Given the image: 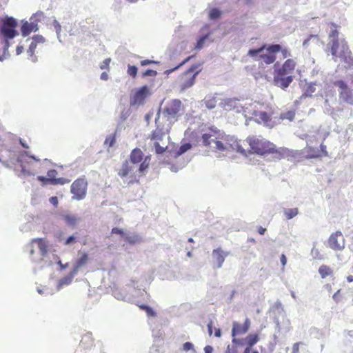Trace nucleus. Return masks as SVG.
I'll list each match as a JSON object with an SVG mask.
<instances>
[{"mask_svg":"<svg viewBox=\"0 0 353 353\" xmlns=\"http://www.w3.org/2000/svg\"><path fill=\"white\" fill-rule=\"evenodd\" d=\"M182 114V104L178 99L169 101L159 110L155 118L157 128L151 136L157 154H161L168 149L170 130Z\"/></svg>","mask_w":353,"mask_h":353,"instance_id":"f257e3e1","label":"nucleus"},{"mask_svg":"<svg viewBox=\"0 0 353 353\" xmlns=\"http://www.w3.org/2000/svg\"><path fill=\"white\" fill-rule=\"evenodd\" d=\"M248 142L250 148V150L248 152L243 148V144L245 145V141H235L233 143L230 144V147L232 150L237 151L245 157L248 156V153L251 152L259 155L276 152L275 145L265 139L252 137L248 139Z\"/></svg>","mask_w":353,"mask_h":353,"instance_id":"f03ea898","label":"nucleus"},{"mask_svg":"<svg viewBox=\"0 0 353 353\" xmlns=\"http://www.w3.org/2000/svg\"><path fill=\"white\" fill-rule=\"evenodd\" d=\"M139 283L135 280H131L125 287L114 289L112 294L118 300L132 303L145 292V284L142 281L140 284Z\"/></svg>","mask_w":353,"mask_h":353,"instance_id":"7ed1b4c3","label":"nucleus"},{"mask_svg":"<svg viewBox=\"0 0 353 353\" xmlns=\"http://www.w3.org/2000/svg\"><path fill=\"white\" fill-rule=\"evenodd\" d=\"M150 157H146L139 165H136L128 161L123 163L118 174L123 179L127 178V183H132L137 181V176H141L149 166Z\"/></svg>","mask_w":353,"mask_h":353,"instance_id":"20e7f679","label":"nucleus"},{"mask_svg":"<svg viewBox=\"0 0 353 353\" xmlns=\"http://www.w3.org/2000/svg\"><path fill=\"white\" fill-rule=\"evenodd\" d=\"M328 45L330 46L331 54L334 61H336V59L339 58L345 63V67H352L353 57L347 42L343 39H334L330 41Z\"/></svg>","mask_w":353,"mask_h":353,"instance_id":"39448f33","label":"nucleus"},{"mask_svg":"<svg viewBox=\"0 0 353 353\" xmlns=\"http://www.w3.org/2000/svg\"><path fill=\"white\" fill-rule=\"evenodd\" d=\"M48 245L43 239H35L32 241L26 249L34 262H39L45 260L48 254Z\"/></svg>","mask_w":353,"mask_h":353,"instance_id":"423d86ee","label":"nucleus"},{"mask_svg":"<svg viewBox=\"0 0 353 353\" xmlns=\"http://www.w3.org/2000/svg\"><path fill=\"white\" fill-rule=\"evenodd\" d=\"M201 141L204 146H210L212 143H215L218 139H221L223 137V132L217 129L216 127L205 125L201 130Z\"/></svg>","mask_w":353,"mask_h":353,"instance_id":"0eeeda50","label":"nucleus"},{"mask_svg":"<svg viewBox=\"0 0 353 353\" xmlns=\"http://www.w3.org/2000/svg\"><path fill=\"white\" fill-rule=\"evenodd\" d=\"M200 70L199 66L194 65L179 77V81L181 90H185L194 85L196 77Z\"/></svg>","mask_w":353,"mask_h":353,"instance_id":"6e6552de","label":"nucleus"},{"mask_svg":"<svg viewBox=\"0 0 353 353\" xmlns=\"http://www.w3.org/2000/svg\"><path fill=\"white\" fill-rule=\"evenodd\" d=\"M334 85L339 88V99L344 102L353 105V89L349 88L343 80L334 81Z\"/></svg>","mask_w":353,"mask_h":353,"instance_id":"1a4fd4ad","label":"nucleus"},{"mask_svg":"<svg viewBox=\"0 0 353 353\" xmlns=\"http://www.w3.org/2000/svg\"><path fill=\"white\" fill-rule=\"evenodd\" d=\"M219 105L226 111L236 110V112H243L245 117H248V107L244 108L239 105V100L237 99H221Z\"/></svg>","mask_w":353,"mask_h":353,"instance_id":"9d476101","label":"nucleus"},{"mask_svg":"<svg viewBox=\"0 0 353 353\" xmlns=\"http://www.w3.org/2000/svg\"><path fill=\"white\" fill-rule=\"evenodd\" d=\"M248 54L256 60H261L266 64H271L274 62L276 56L274 54L269 53L265 50V46H262L258 49H250Z\"/></svg>","mask_w":353,"mask_h":353,"instance_id":"9b49d317","label":"nucleus"},{"mask_svg":"<svg viewBox=\"0 0 353 353\" xmlns=\"http://www.w3.org/2000/svg\"><path fill=\"white\" fill-rule=\"evenodd\" d=\"M87 181L84 179H78L71 185V193L73 194L72 199L81 200L85 197L87 192Z\"/></svg>","mask_w":353,"mask_h":353,"instance_id":"f8f14e48","label":"nucleus"},{"mask_svg":"<svg viewBox=\"0 0 353 353\" xmlns=\"http://www.w3.org/2000/svg\"><path fill=\"white\" fill-rule=\"evenodd\" d=\"M17 26V21L12 17H8L3 21L1 33L3 37L7 39H13L17 34V30L15 28Z\"/></svg>","mask_w":353,"mask_h":353,"instance_id":"ddd939ff","label":"nucleus"},{"mask_svg":"<svg viewBox=\"0 0 353 353\" xmlns=\"http://www.w3.org/2000/svg\"><path fill=\"white\" fill-rule=\"evenodd\" d=\"M328 247L335 251H340L345 248V238L341 232L337 231L330 235L328 239Z\"/></svg>","mask_w":353,"mask_h":353,"instance_id":"4468645a","label":"nucleus"},{"mask_svg":"<svg viewBox=\"0 0 353 353\" xmlns=\"http://www.w3.org/2000/svg\"><path fill=\"white\" fill-rule=\"evenodd\" d=\"M148 94V88L144 85L136 90L130 98V105H140L144 103V101Z\"/></svg>","mask_w":353,"mask_h":353,"instance_id":"2eb2a0df","label":"nucleus"},{"mask_svg":"<svg viewBox=\"0 0 353 353\" xmlns=\"http://www.w3.org/2000/svg\"><path fill=\"white\" fill-rule=\"evenodd\" d=\"M293 80L294 76H287L281 73L274 72V84L283 90L288 88Z\"/></svg>","mask_w":353,"mask_h":353,"instance_id":"dca6fc26","label":"nucleus"},{"mask_svg":"<svg viewBox=\"0 0 353 353\" xmlns=\"http://www.w3.org/2000/svg\"><path fill=\"white\" fill-rule=\"evenodd\" d=\"M229 255L228 252L223 250L221 248L214 249L212 251V264L214 268L219 269L222 267L225 257Z\"/></svg>","mask_w":353,"mask_h":353,"instance_id":"f3484780","label":"nucleus"},{"mask_svg":"<svg viewBox=\"0 0 353 353\" xmlns=\"http://www.w3.org/2000/svg\"><path fill=\"white\" fill-rule=\"evenodd\" d=\"M296 66V62L293 59L286 60L280 68H275L274 72L281 73L287 76H293V72Z\"/></svg>","mask_w":353,"mask_h":353,"instance_id":"a211bd4d","label":"nucleus"},{"mask_svg":"<svg viewBox=\"0 0 353 353\" xmlns=\"http://www.w3.org/2000/svg\"><path fill=\"white\" fill-rule=\"evenodd\" d=\"M252 110L248 108V117L246 118H249L250 119H254L258 123H263L265 125H268V122L270 121V115L265 112H258L255 110H253L252 113L250 112Z\"/></svg>","mask_w":353,"mask_h":353,"instance_id":"6ab92c4d","label":"nucleus"},{"mask_svg":"<svg viewBox=\"0 0 353 353\" xmlns=\"http://www.w3.org/2000/svg\"><path fill=\"white\" fill-rule=\"evenodd\" d=\"M250 326V321L249 319H246L243 325H241L237 322H233L232 336H235L236 335L243 334L246 333Z\"/></svg>","mask_w":353,"mask_h":353,"instance_id":"aec40b11","label":"nucleus"},{"mask_svg":"<svg viewBox=\"0 0 353 353\" xmlns=\"http://www.w3.org/2000/svg\"><path fill=\"white\" fill-rule=\"evenodd\" d=\"M39 30L38 24L32 20L30 22L24 21L21 26V34L23 37L28 36L32 32H36Z\"/></svg>","mask_w":353,"mask_h":353,"instance_id":"412c9836","label":"nucleus"},{"mask_svg":"<svg viewBox=\"0 0 353 353\" xmlns=\"http://www.w3.org/2000/svg\"><path fill=\"white\" fill-rule=\"evenodd\" d=\"M88 261V255L86 253H83L81 256L76 261L74 268L72 269L73 273L78 274L79 271L85 266Z\"/></svg>","mask_w":353,"mask_h":353,"instance_id":"4be33fe9","label":"nucleus"},{"mask_svg":"<svg viewBox=\"0 0 353 353\" xmlns=\"http://www.w3.org/2000/svg\"><path fill=\"white\" fill-rule=\"evenodd\" d=\"M76 275H77V274L73 273V271L72 270L70 272L69 274H68L67 276H65L63 277L62 279H61L59 281L58 284L57 285V290L59 291L60 290H61L65 286L69 285L72 283V281L73 278Z\"/></svg>","mask_w":353,"mask_h":353,"instance_id":"5701e85b","label":"nucleus"},{"mask_svg":"<svg viewBox=\"0 0 353 353\" xmlns=\"http://www.w3.org/2000/svg\"><path fill=\"white\" fill-rule=\"evenodd\" d=\"M143 152L140 149H134L130 154L129 162L136 165H139L143 160Z\"/></svg>","mask_w":353,"mask_h":353,"instance_id":"b1692460","label":"nucleus"},{"mask_svg":"<svg viewBox=\"0 0 353 353\" xmlns=\"http://www.w3.org/2000/svg\"><path fill=\"white\" fill-rule=\"evenodd\" d=\"M192 148V145L189 143H186L181 145L178 149L174 150H170V154L172 157L177 158L186 152L188 150Z\"/></svg>","mask_w":353,"mask_h":353,"instance_id":"393cba45","label":"nucleus"},{"mask_svg":"<svg viewBox=\"0 0 353 353\" xmlns=\"http://www.w3.org/2000/svg\"><path fill=\"white\" fill-rule=\"evenodd\" d=\"M62 217L66 224L69 226L76 225L80 221V218L72 214H63Z\"/></svg>","mask_w":353,"mask_h":353,"instance_id":"a878e982","label":"nucleus"},{"mask_svg":"<svg viewBox=\"0 0 353 353\" xmlns=\"http://www.w3.org/2000/svg\"><path fill=\"white\" fill-rule=\"evenodd\" d=\"M80 344L85 348H89L93 345V339L91 333H87L83 336Z\"/></svg>","mask_w":353,"mask_h":353,"instance_id":"bb28decb","label":"nucleus"},{"mask_svg":"<svg viewBox=\"0 0 353 353\" xmlns=\"http://www.w3.org/2000/svg\"><path fill=\"white\" fill-rule=\"evenodd\" d=\"M221 99L216 97H213L212 98L207 99L205 101V107L209 110H212L214 108L216 105H219V102L221 101Z\"/></svg>","mask_w":353,"mask_h":353,"instance_id":"cd10ccee","label":"nucleus"},{"mask_svg":"<svg viewBox=\"0 0 353 353\" xmlns=\"http://www.w3.org/2000/svg\"><path fill=\"white\" fill-rule=\"evenodd\" d=\"M319 273L321 278L324 279L326 276L331 275L332 274V270L329 266L322 265L319 268Z\"/></svg>","mask_w":353,"mask_h":353,"instance_id":"c85d7f7f","label":"nucleus"},{"mask_svg":"<svg viewBox=\"0 0 353 353\" xmlns=\"http://www.w3.org/2000/svg\"><path fill=\"white\" fill-rule=\"evenodd\" d=\"M259 341V336L256 334H249L245 338V342L250 347H252L254 345H255Z\"/></svg>","mask_w":353,"mask_h":353,"instance_id":"c756f323","label":"nucleus"},{"mask_svg":"<svg viewBox=\"0 0 353 353\" xmlns=\"http://www.w3.org/2000/svg\"><path fill=\"white\" fill-rule=\"evenodd\" d=\"M209 37V34H205L200 37L199 39L197 40L194 49L196 50H201L203 48L205 43L208 39Z\"/></svg>","mask_w":353,"mask_h":353,"instance_id":"7c9ffc66","label":"nucleus"},{"mask_svg":"<svg viewBox=\"0 0 353 353\" xmlns=\"http://www.w3.org/2000/svg\"><path fill=\"white\" fill-rule=\"evenodd\" d=\"M299 213L298 208H288L285 209L284 214L287 217L288 219H291L295 217Z\"/></svg>","mask_w":353,"mask_h":353,"instance_id":"2f4dec72","label":"nucleus"},{"mask_svg":"<svg viewBox=\"0 0 353 353\" xmlns=\"http://www.w3.org/2000/svg\"><path fill=\"white\" fill-rule=\"evenodd\" d=\"M211 148L214 150L215 151H225L228 150L227 145H225L223 143H222L219 139L216 140L215 141L214 145L211 146Z\"/></svg>","mask_w":353,"mask_h":353,"instance_id":"473e14b6","label":"nucleus"},{"mask_svg":"<svg viewBox=\"0 0 353 353\" xmlns=\"http://www.w3.org/2000/svg\"><path fill=\"white\" fill-rule=\"evenodd\" d=\"M44 18V13L41 11H38L30 17V20L34 21L37 24L38 22L41 21Z\"/></svg>","mask_w":353,"mask_h":353,"instance_id":"72a5a7b5","label":"nucleus"},{"mask_svg":"<svg viewBox=\"0 0 353 353\" xmlns=\"http://www.w3.org/2000/svg\"><path fill=\"white\" fill-rule=\"evenodd\" d=\"M281 49V47L279 44H273L269 46L267 48H265V50L269 53L274 54L275 52H279Z\"/></svg>","mask_w":353,"mask_h":353,"instance_id":"f704fd0d","label":"nucleus"},{"mask_svg":"<svg viewBox=\"0 0 353 353\" xmlns=\"http://www.w3.org/2000/svg\"><path fill=\"white\" fill-rule=\"evenodd\" d=\"M311 256L314 259L322 260L323 256L320 253L318 249H316L314 247L311 250Z\"/></svg>","mask_w":353,"mask_h":353,"instance_id":"c9c22d12","label":"nucleus"},{"mask_svg":"<svg viewBox=\"0 0 353 353\" xmlns=\"http://www.w3.org/2000/svg\"><path fill=\"white\" fill-rule=\"evenodd\" d=\"M295 113L293 111H288L287 112L283 113L281 116L282 119H288L289 121H292L294 119Z\"/></svg>","mask_w":353,"mask_h":353,"instance_id":"e433bc0d","label":"nucleus"},{"mask_svg":"<svg viewBox=\"0 0 353 353\" xmlns=\"http://www.w3.org/2000/svg\"><path fill=\"white\" fill-rule=\"evenodd\" d=\"M57 174V172L55 170H50L47 172V176L50 181L51 184L53 183L54 180L57 179L56 175Z\"/></svg>","mask_w":353,"mask_h":353,"instance_id":"4c0bfd02","label":"nucleus"},{"mask_svg":"<svg viewBox=\"0 0 353 353\" xmlns=\"http://www.w3.org/2000/svg\"><path fill=\"white\" fill-rule=\"evenodd\" d=\"M53 26H54V28L55 29L57 38H58L59 41L60 42H61V40L60 39V32L61 31V25H60V23L57 20H54Z\"/></svg>","mask_w":353,"mask_h":353,"instance_id":"58836bf2","label":"nucleus"},{"mask_svg":"<svg viewBox=\"0 0 353 353\" xmlns=\"http://www.w3.org/2000/svg\"><path fill=\"white\" fill-rule=\"evenodd\" d=\"M140 307L141 309L144 310L145 311V312L147 313L148 316H154L156 315V313L152 310V308L148 305H142L140 306Z\"/></svg>","mask_w":353,"mask_h":353,"instance_id":"ea45409f","label":"nucleus"},{"mask_svg":"<svg viewBox=\"0 0 353 353\" xmlns=\"http://www.w3.org/2000/svg\"><path fill=\"white\" fill-rule=\"evenodd\" d=\"M191 57H189L188 58H186L185 59H184L181 63H180L177 66H176L175 68H172V69H170V70H167L165 73L166 74H170V73H172V72L175 71L176 70H177L179 68H180L181 66H182L183 65H184L186 62H188L190 59Z\"/></svg>","mask_w":353,"mask_h":353,"instance_id":"a19ab883","label":"nucleus"},{"mask_svg":"<svg viewBox=\"0 0 353 353\" xmlns=\"http://www.w3.org/2000/svg\"><path fill=\"white\" fill-rule=\"evenodd\" d=\"M221 15V12L216 8H213L210 10L209 17L210 19H216Z\"/></svg>","mask_w":353,"mask_h":353,"instance_id":"79ce46f5","label":"nucleus"},{"mask_svg":"<svg viewBox=\"0 0 353 353\" xmlns=\"http://www.w3.org/2000/svg\"><path fill=\"white\" fill-rule=\"evenodd\" d=\"M128 74L132 77H135L137 74V68L134 65H129L128 68Z\"/></svg>","mask_w":353,"mask_h":353,"instance_id":"37998d69","label":"nucleus"},{"mask_svg":"<svg viewBox=\"0 0 353 353\" xmlns=\"http://www.w3.org/2000/svg\"><path fill=\"white\" fill-rule=\"evenodd\" d=\"M183 350L185 352L192 351L193 353H195L194 345L190 342H185L183 345Z\"/></svg>","mask_w":353,"mask_h":353,"instance_id":"c03bdc74","label":"nucleus"},{"mask_svg":"<svg viewBox=\"0 0 353 353\" xmlns=\"http://www.w3.org/2000/svg\"><path fill=\"white\" fill-rule=\"evenodd\" d=\"M32 41L37 44H42L45 42V38L41 35H35L32 37Z\"/></svg>","mask_w":353,"mask_h":353,"instance_id":"a18cd8bd","label":"nucleus"},{"mask_svg":"<svg viewBox=\"0 0 353 353\" xmlns=\"http://www.w3.org/2000/svg\"><path fill=\"white\" fill-rule=\"evenodd\" d=\"M37 43H35V42H34V41H32V42H31L30 45V46H29V48H28V51H27L28 54L30 57H32V56H33L34 52V50H35V49H36V48H37Z\"/></svg>","mask_w":353,"mask_h":353,"instance_id":"49530a36","label":"nucleus"},{"mask_svg":"<svg viewBox=\"0 0 353 353\" xmlns=\"http://www.w3.org/2000/svg\"><path fill=\"white\" fill-rule=\"evenodd\" d=\"M339 36V32L335 28H332L330 32L329 33V38L330 39V41L334 39H339L337 37Z\"/></svg>","mask_w":353,"mask_h":353,"instance_id":"de8ad7c7","label":"nucleus"},{"mask_svg":"<svg viewBox=\"0 0 353 353\" xmlns=\"http://www.w3.org/2000/svg\"><path fill=\"white\" fill-rule=\"evenodd\" d=\"M70 181L64 179V178H57L53 182L52 185H57V184H61L63 185L65 183H69Z\"/></svg>","mask_w":353,"mask_h":353,"instance_id":"09e8293b","label":"nucleus"},{"mask_svg":"<svg viewBox=\"0 0 353 353\" xmlns=\"http://www.w3.org/2000/svg\"><path fill=\"white\" fill-rule=\"evenodd\" d=\"M225 353H238L237 348H236V345L234 344L229 345L227 347Z\"/></svg>","mask_w":353,"mask_h":353,"instance_id":"8fccbe9b","label":"nucleus"},{"mask_svg":"<svg viewBox=\"0 0 353 353\" xmlns=\"http://www.w3.org/2000/svg\"><path fill=\"white\" fill-rule=\"evenodd\" d=\"M77 238L74 236H70L67 238L64 242L65 245H70L73 244L76 241Z\"/></svg>","mask_w":353,"mask_h":353,"instance_id":"3c124183","label":"nucleus"},{"mask_svg":"<svg viewBox=\"0 0 353 353\" xmlns=\"http://www.w3.org/2000/svg\"><path fill=\"white\" fill-rule=\"evenodd\" d=\"M111 61L110 58L105 59L100 65V68L101 70L107 69L109 67V64Z\"/></svg>","mask_w":353,"mask_h":353,"instance_id":"603ef678","label":"nucleus"},{"mask_svg":"<svg viewBox=\"0 0 353 353\" xmlns=\"http://www.w3.org/2000/svg\"><path fill=\"white\" fill-rule=\"evenodd\" d=\"M315 86H316L315 83L310 85L309 87L307 88L306 92H305V94L306 95H311L313 92H314L316 91Z\"/></svg>","mask_w":353,"mask_h":353,"instance_id":"864d4df0","label":"nucleus"},{"mask_svg":"<svg viewBox=\"0 0 353 353\" xmlns=\"http://www.w3.org/2000/svg\"><path fill=\"white\" fill-rule=\"evenodd\" d=\"M157 72L153 70L148 69L143 74V77H154L157 75Z\"/></svg>","mask_w":353,"mask_h":353,"instance_id":"5fc2aeb1","label":"nucleus"},{"mask_svg":"<svg viewBox=\"0 0 353 353\" xmlns=\"http://www.w3.org/2000/svg\"><path fill=\"white\" fill-rule=\"evenodd\" d=\"M124 236L125 239L130 243H134L138 239V237L137 236H129L125 234Z\"/></svg>","mask_w":353,"mask_h":353,"instance_id":"6e6d98bb","label":"nucleus"},{"mask_svg":"<svg viewBox=\"0 0 353 353\" xmlns=\"http://www.w3.org/2000/svg\"><path fill=\"white\" fill-rule=\"evenodd\" d=\"M37 292L40 294H53V292H50L48 288H38Z\"/></svg>","mask_w":353,"mask_h":353,"instance_id":"4d7b16f0","label":"nucleus"},{"mask_svg":"<svg viewBox=\"0 0 353 353\" xmlns=\"http://www.w3.org/2000/svg\"><path fill=\"white\" fill-rule=\"evenodd\" d=\"M112 233L113 234H121L122 236H125L124 232L121 229H119L117 228H114L112 230Z\"/></svg>","mask_w":353,"mask_h":353,"instance_id":"13d9d810","label":"nucleus"},{"mask_svg":"<svg viewBox=\"0 0 353 353\" xmlns=\"http://www.w3.org/2000/svg\"><path fill=\"white\" fill-rule=\"evenodd\" d=\"M316 39V37L315 35H310L309 38L306 39L303 43V46L306 48L309 43V41L311 40V39Z\"/></svg>","mask_w":353,"mask_h":353,"instance_id":"bf43d9fd","label":"nucleus"},{"mask_svg":"<svg viewBox=\"0 0 353 353\" xmlns=\"http://www.w3.org/2000/svg\"><path fill=\"white\" fill-rule=\"evenodd\" d=\"M332 299L336 302H339L341 300L340 290L335 292L332 296Z\"/></svg>","mask_w":353,"mask_h":353,"instance_id":"052dcab7","label":"nucleus"},{"mask_svg":"<svg viewBox=\"0 0 353 353\" xmlns=\"http://www.w3.org/2000/svg\"><path fill=\"white\" fill-rule=\"evenodd\" d=\"M292 353H299V343H296L293 345Z\"/></svg>","mask_w":353,"mask_h":353,"instance_id":"680f3d73","label":"nucleus"},{"mask_svg":"<svg viewBox=\"0 0 353 353\" xmlns=\"http://www.w3.org/2000/svg\"><path fill=\"white\" fill-rule=\"evenodd\" d=\"M37 179H38L39 181H41V182L43 183L44 184H46V183H47L50 182V181H49V179H48V177H44V176H38V178H37Z\"/></svg>","mask_w":353,"mask_h":353,"instance_id":"e2e57ef3","label":"nucleus"},{"mask_svg":"<svg viewBox=\"0 0 353 353\" xmlns=\"http://www.w3.org/2000/svg\"><path fill=\"white\" fill-rule=\"evenodd\" d=\"M49 201H50V203L54 206H56L58 203V199H57V197H56V196L50 197Z\"/></svg>","mask_w":353,"mask_h":353,"instance_id":"0e129e2a","label":"nucleus"},{"mask_svg":"<svg viewBox=\"0 0 353 353\" xmlns=\"http://www.w3.org/2000/svg\"><path fill=\"white\" fill-rule=\"evenodd\" d=\"M114 142V138H107L105 141V144H109V146H112Z\"/></svg>","mask_w":353,"mask_h":353,"instance_id":"69168bd1","label":"nucleus"},{"mask_svg":"<svg viewBox=\"0 0 353 353\" xmlns=\"http://www.w3.org/2000/svg\"><path fill=\"white\" fill-rule=\"evenodd\" d=\"M281 52H282V54L284 58H286V57L290 56V53L287 49L282 50Z\"/></svg>","mask_w":353,"mask_h":353,"instance_id":"338daca9","label":"nucleus"},{"mask_svg":"<svg viewBox=\"0 0 353 353\" xmlns=\"http://www.w3.org/2000/svg\"><path fill=\"white\" fill-rule=\"evenodd\" d=\"M212 347L210 345H207L204 348L205 353H212Z\"/></svg>","mask_w":353,"mask_h":353,"instance_id":"774afa93","label":"nucleus"}]
</instances>
